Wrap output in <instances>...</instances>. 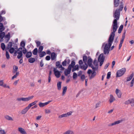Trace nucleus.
Wrapping results in <instances>:
<instances>
[{
  "instance_id": "17",
  "label": "nucleus",
  "mask_w": 134,
  "mask_h": 134,
  "mask_svg": "<svg viewBox=\"0 0 134 134\" xmlns=\"http://www.w3.org/2000/svg\"><path fill=\"white\" fill-rule=\"evenodd\" d=\"M90 57H88V59L87 61V64L90 67L93 65L92 64L93 61L92 59L91 58H89Z\"/></svg>"
},
{
  "instance_id": "14",
  "label": "nucleus",
  "mask_w": 134,
  "mask_h": 134,
  "mask_svg": "<svg viewBox=\"0 0 134 134\" xmlns=\"http://www.w3.org/2000/svg\"><path fill=\"white\" fill-rule=\"evenodd\" d=\"M57 55L55 52H53L51 53V60H53L56 58Z\"/></svg>"
},
{
  "instance_id": "10",
  "label": "nucleus",
  "mask_w": 134,
  "mask_h": 134,
  "mask_svg": "<svg viewBox=\"0 0 134 134\" xmlns=\"http://www.w3.org/2000/svg\"><path fill=\"white\" fill-rule=\"evenodd\" d=\"M51 101L52 100H49L47 102H46L44 103L40 102L39 103V105L40 107H42L46 105H47L50 102H51Z\"/></svg>"
},
{
  "instance_id": "62",
  "label": "nucleus",
  "mask_w": 134,
  "mask_h": 134,
  "mask_svg": "<svg viewBox=\"0 0 134 134\" xmlns=\"http://www.w3.org/2000/svg\"><path fill=\"white\" fill-rule=\"evenodd\" d=\"M82 72L81 71H79L78 73V76H80L82 74Z\"/></svg>"
},
{
  "instance_id": "20",
  "label": "nucleus",
  "mask_w": 134,
  "mask_h": 134,
  "mask_svg": "<svg viewBox=\"0 0 134 134\" xmlns=\"http://www.w3.org/2000/svg\"><path fill=\"white\" fill-rule=\"evenodd\" d=\"M75 61H72L71 64L69 65L68 67L71 69L72 68H73L75 66Z\"/></svg>"
},
{
  "instance_id": "16",
  "label": "nucleus",
  "mask_w": 134,
  "mask_h": 134,
  "mask_svg": "<svg viewBox=\"0 0 134 134\" xmlns=\"http://www.w3.org/2000/svg\"><path fill=\"white\" fill-rule=\"evenodd\" d=\"M121 121L120 120L117 121L111 124H108V126H112L116 124H119L121 122Z\"/></svg>"
},
{
  "instance_id": "36",
  "label": "nucleus",
  "mask_w": 134,
  "mask_h": 134,
  "mask_svg": "<svg viewBox=\"0 0 134 134\" xmlns=\"http://www.w3.org/2000/svg\"><path fill=\"white\" fill-rule=\"evenodd\" d=\"M120 4H121L120 5L119 9V11H120V12L122 11L123 8V4L122 2H121Z\"/></svg>"
},
{
  "instance_id": "52",
  "label": "nucleus",
  "mask_w": 134,
  "mask_h": 134,
  "mask_svg": "<svg viewBox=\"0 0 134 134\" xmlns=\"http://www.w3.org/2000/svg\"><path fill=\"white\" fill-rule=\"evenodd\" d=\"M131 105L132 106H134V99H132L131 100Z\"/></svg>"
},
{
  "instance_id": "55",
  "label": "nucleus",
  "mask_w": 134,
  "mask_h": 134,
  "mask_svg": "<svg viewBox=\"0 0 134 134\" xmlns=\"http://www.w3.org/2000/svg\"><path fill=\"white\" fill-rule=\"evenodd\" d=\"M23 52L24 54H25L27 53V50L25 48H23Z\"/></svg>"
},
{
  "instance_id": "5",
  "label": "nucleus",
  "mask_w": 134,
  "mask_h": 134,
  "mask_svg": "<svg viewBox=\"0 0 134 134\" xmlns=\"http://www.w3.org/2000/svg\"><path fill=\"white\" fill-rule=\"evenodd\" d=\"M34 97V96H32L28 97L18 98L17 99V100L19 101L21 100L24 102L28 101L31 99H32Z\"/></svg>"
},
{
  "instance_id": "61",
  "label": "nucleus",
  "mask_w": 134,
  "mask_h": 134,
  "mask_svg": "<svg viewBox=\"0 0 134 134\" xmlns=\"http://www.w3.org/2000/svg\"><path fill=\"white\" fill-rule=\"evenodd\" d=\"M45 58H46V60H49L51 59V57L47 55L46 57Z\"/></svg>"
},
{
  "instance_id": "30",
  "label": "nucleus",
  "mask_w": 134,
  "mask_h": 134,
  "mask_svg": "<svg viewBox=\"0 0 134 134\" xmlns=\"http://www.w3.org/2000/svg\"><path fill=\"white\" fill-rule=\"evenodd\" d=\"M123 27V25H121L120 26L118 31V33L119 34H120L122 30Z\"/></svg>"
},
{
  "instance_id": "60",
  "label": "nucleus",
  "mask_w": 134,
  "mask_h": 134,
  "mask_svg": "<svg viewBox=\"0 0 134 134\" xmlns=\"http://www.w3.org/2000/svg\"><path fill=\"white\" fill-rule=\"evenodd\" d=\"M13 69L14 70H17L18 69V67L17 66L14 65L13 66Z\"/></svg>"
},
{
  "instance_id": "44",
  "label": "nucleus",
  "mask_w": 134,
  "mask_h": 134,
  "mask_svg": "<svg viewBox=\"0 0 134 134\" xmlns=\"http://www.w3.org/2000/svg\"><path fill=\"white\" fill-rule=\"evenodd\" d=\"M43 48V47L42 46H40L38 49V51L40 53L42 52Z\"/></svg>"
},
{
  "instance_id": "40",
  "label": "nucleus",
  "mask_w": 134,
  "mask_h": 134,
  "mask_svg": "<svg viewBox=\"0 0 134 134\" xmlns=\"http://www.w3.org/2000/svg\"><path fill=\"white\" fill-rule=\"evenodd\" d=\"M19 72H16V74L12 78V80H13L14 78H15L19 75Z\"/></svg>"
},
{
  "instance_id": "2",
  "label": "nucleus",
  "mask_w": 134,
  "mask_h": 134,
  "mask_svg": "<svg viewBox=\"0 0 134 134\" xmlns=\"http://www.w3.org/2000/svg\"><path fill=\"white\" fill-rule=\"evenodd\" d=\"M120 15V11L118 9H116L115 12L114 13V17L116 18L114 19L113 23V31L111 33L115 34V32L117 30L118 28V24L117 20L119 19Z\"/></svg>"
},
{
  "instance_id": "18",
  "label": "nucleus",
  "mask_w": 134,
  "mask_h": 134,
  "mask_svg": "<svg viewBox=\"0 0 134 134\" xmlns=\"http://www.w3.org/2000/svg\"><path fill=\"white\" fill-rule=\"evenodd\" d=\"M18 131L22 134H27L26 132L23 128L21 127L19 128Z\"/></svg>"
},
{
  "instance_id": "57",
  "label": "nucleus",
  "mask_w": 134,
  "mask_h": 134,
  "mask_svg": "<svg viewBox=\"0 0 134 134\" xmlns=\"http://www.w3.org/2000/svg\"><path fill=\"white\" fill-rule=\"evenodd\" d=\"M18 55L17 56V58L18 59H20L22 57L23 54H18Z\"/></svg>"
},
{
  "instance_id": "21",
  "label": "nucleus",
  "mask_w": 134,
  "mask_h": 134,
  "mask_svg": "<svg viewBox=\"0 0 134 134\" xmlns=\"http://www.w3.org/2000/svg\"><path fill=\"white\" fill-rule=\"evenodd\" d=\"M32 55V53L31 52L29 51L27 52L25 56L27 58H30Z\"/></svg>"
},
{
  "instance_id": "56",
  "label": "nucleus",
  "mask_w": 134,
  "mask_h": 134,
  "mask_svg": "<svg viewBox=\"0 0 134 134\" xmlns=\"http://www.w3.org/2000/svg\"><path fill=\"white\" fill-rule=\"evenodd\" d=\"M60 65V62L59 61H57L56 62V67H57L58 66H59Z\"/></svg>"
},
{
  "instance_id": "27",
  "label": "nucleus",
  "mask_w": 134,
  "mask_h": 134,
  "mask_svg": "<svg viewBox=\"0 0 134 134\" xmlns=\"http://www.w3.org/2000/svg\"><path fill=\"white\" fill-rule=\"evenodd\" d=\"M37 102H38L37 101H35L34 102H32V103L29 104V105H28V106L30 108L32 106L34 105H35Z\"/></svg>"
},
{
  "instance_id": "7",
  "label": "nucleus",
  "mask_w": 134,
  "mask_h": 134,
  "mask_svg": "<svg viewBox=\"0 0 134 134\" xmlns=\"http://www.w3.org/2000/svg\"><path fill=\"white\" fill-rule=\"evenodd\" d=\"M79 67L81 69H83L84 70H86L88 67V65L83 66L82 65L83 64V62L82 60H80L79 62Z\"/></svg>"
},
{
  "instance_id": "64",
  "label": "nucleus",
  "mask_w": 134,
  "mask_h": 134,
  "mask_svg": "<svg viewBox=\"0 0 134 134\" xmlns=\"http://www.w3.org/2000/svg\"><path fill=\"white\" fill-rule=\"evenodd\" d=\"M42 116L41 115H39L36 118V120H39L41 118Z\"/></svg>"
},
{
  "instance_id": "9",
  "label": "nucleus",
  "mask_w": 134,
  "mask_h": 134,
  "mask_svg": "<svg viewBox=\"0 0 134 134\" xmlns=\"http://www.w3.org/2000/svg\"><path fill=\"white\" fill-rule=\"evenodd\" d=\"M53 71L56 77L58 78L61 75L60 72L58 70H57L55 68H54Z\"/></svg>"
},
{
  "instance_id": "54",
  "label": "nucleus",
  "mask_w": 134,
  "mask_h": 134,
  "mask_svg": "<svg viewBox=\"0 0 134 134\" xmlns=\"http://www.w3.org/2000/svg\"><path fill=\"white\" fill-rule=\"evenodd\" d=\"M37 45V47H38L41 44V42L39 41H35Z\"/></svg>"
},
{
  "instance_id": "25",
  "label": "nucleus",
  "mask_w": 134,
  "mask_h": 134,
  "mask_svg": "<svg viewBox=\"0 0 134 134\" xmlns=\"http://www.w3.org/2000/svg\"><path fill=\"white\" fill-rule=\"evenodd\" d=\"M115 98L113 97V95L111 94L110 95V97L109 100V101L110 103H112L115 100Z\"/></svg>"
},
{
  "instance_id": "19",
  "label": "nucleus",
  "mask_w": 134,
  "mask_h": 134,
  "mask_svg": "<svg viewBox=\"0 0 134 134\" xmlns=\"http://www.w3.org/2000/svg\"><path fill=\"white\" fill-rule=\"evenodd\" d=\"M10 34L9 32H8V34L6 35H5L4 38L5 39H7L6 40L7 42H8L10 38Z\"/></svg>"
},
{
  "instance_id": "24",
  "label": "nucleus",
  "mask_w": 134,
  "mask_h": 134,
  "mask_svg": "<svg viewBox=\"0 0 134 134\" xmlns=\"http://www.w3.org/2000/svg\"><path fill=\"white\" fill-rule=\"evenodd\" d=\"M83 61L85 65H88L87 64V57L86 55H84L83 57Z\"/></svg>"
},
{
  "instance_id": "31",
  "label": "nucleus",
  "mask_w": 134,
  "mask_h": 134,
  "mask_svg": "<svg viewBox=\"0 0 134 134\" xmlns=\"http://www.w3.org/2000/svg\"><path fill=\"white\" fill-rule=\"evenodd\" d=\"M41 53L39 54V56L41 58L43 57L46 54V53L44 51L42 52Z\"/></svg>"
},
{
  "instance_id": "33",
  "label": "nucleus",
  "mask_w": 134,
  "mask_h": 134,
  "mask_svg": "<svg viewBox=\"0 0 134 134\" xmlns=\"http://www.w3.org/2000/svg\"><path fill=\"white\" fill-rule=\"evenodd\" d=\"M62 82H59L57 83V87L58 89V90H60L61 89V85Z\"/></svg>"
},
{
  "instance_id": "43",
  "label": "nucleus",
  "mask_w": 134,
  "mask_h": 134,
  "mask_svg": "<svg viewBox=\"0 0 134 134\" xmlns=\"http://www.w3.org/2000/svg\"><path fill=\"white\" fill-rule=\"evenodd\" d=\"M14 48L13 47H11L9 50V52L10 53L12 54L14 52Z\"/></svg>"
},
{
  "instance_id": "8",
  "label": "nucleus",
  "mask_w": 134,
  "mask_h": 134,
  "mask_svg": "<svg viewBox=\"0 0 134 134\" xmlns=\"http://www.w3.org/2000/svg\"><path fill=\"white\" fill-rule=\"evenodd\" d=\"M72 112L70 111L64 114L60 115L58 116L59 118H63L66 117L71 115Z\"/></svg>"
},
{
  "instance_id": "32",
  "label": "nucleus",
  "mask_w": 134,
  "mask_h": 134,
  "mask_svg": "<svg viewBox=\"0 0 134 134\" xmlns=\"http://www.w3.org/2000/svg\"><path fill=\"white\" fill-rule=\"evenodd\" d=\"M90 67L91 68L93 69V71H92L96 72V71L98 69V67L97 66V67H94L93 65H91Z\"/></svg>"
},
{
  "instance_id": "51",
  "label": "nucleus",
  "mask_w": 134,
  "mask_h": 134,
  "mask_svg": "<svg viewBox=\"0 0 134 134\" xmlns=\"http://www.w3.org/2000/svg\"><path fill=\"white\" fill-rule=\"evenodd\" d=\"M85 78V76L84 75H82L81 76V79L82 81H83Z\"/></svg>"
},
{
  "instance_id": "22",
  "label": "nucleus",
  "mask_w": 134,
  "mask_h": 134,
  "mask_svg": "<svg viewBox=\"0 0 134 134\" xmlns=\"http://www.w3.org/2000/svg\"><path fill=\"white\" fill-rule=\"evenodd\" d=\"M114 6L116 7H117L119 4L120 0H114Z\"/></svg>"
},
{
  "instance_id": "50",
  "label": "nucleus",
  "mask_w": 134,
  "mask_h": 134,
  "mask_svg": "<svg viewBox=\"0 0 134 134\" xmlns=\"http://www.w3.org/2000/svg\"><path fill=\"white\" fill-rule=\"evenodd\" d=\"M111 72H108V73L107 75V79H108L110 78V75H111Z\"/></svg>"
},
{
  "instance_id": "3",
  "label": "nucleus",
  "mask_w": 134,
  "mask_h": 134,
  "mask_svg": "<svg viewBox=\"0 0 134 134\" xmlns=\"http://www.w3.org/2000/svg\"><path fill=\"white\" fill-rule=\"evenodd\" d=\"M126 71L125 68H122L121 69L118 70L116 72V77H118L122 76L124 74Z\"/></svg>"
},
{
  "instance_id": "59",
  "label": "nucleus",
  "mask_w": 134,
  "mask_h": 134,
  "mask_svg": "<svg viewBox=\"0 0 134 134\" xmlns=\"http://www.w3.org/2000/svg\"><path fill=\"white\" fill-rule=\"evenodd\" d=\"M5 132L4 130H0V134H5Z\"/></svg>"
},
{
  "instance_id": "48",
  "label": "nucleus",
  "mask_w": 134,
  "mask_h": 134,
  "mask_svg": "<svg viewBox=\"0 0 134 134\" xmlns=\"http://www.w3.org/2000/svg\"><path fill=\"white\" fill-rule=\"evenodd\" d=\"M93 64L96 66H97L98 65L97 63L96 59H95L93 62Z\"/></svg>"
},
{
  "instance_id": "34",
  "label": "nucleus",
  "mask_w": 134,
  "mask_h": 134,
  "mask_svg": "<svg viewBox=\"0 0 134 134\" xmlns=\"http://www.w3.org/2000/svg\"><path fill=\"white\" fill-rule=\"evenodd\" d=\"M5 118L9 120H13L12 118L8 115H6L5 116Z\"/></svg>"
},
{
  "instance_id": "47",
  "label": "nucleus",
  "mask_w": 134,
  "mask_h": 134,
  "mask_svg": "<svg viewBox=\"0 0 134 134\" xmlns=\"http://www.w3.org/2000/svg\"><path fill=\"white\" fill-rule=\"evenodd\" d=\"M74 68H75V70H76L77 71H78L79 70V65L78 64H77L75 65L74 66Z\"/></svg>"
},
{
  "instance_id": "41",
  "label": "nucleus",
  "mask_w": 134,
  "mask_h": 134,
  "mask_svg": "<svg viewBox=\"0 0 134 134\" xmlns=\"http://www.w3.org/2000/svg\"><path fill=\"white\" fill-rule=\"evenodd\" d=\"M1 47L3 50H4L5 48V45L4 43H1Z\"/></svg>"
},
{
  "instance_id": "4",
  "label": "nucleus",
  "mask_w": 134,
  "mask_h": 134,
  "mask_svg": "<svg viewBox=\"0 0 134 134\" xmlns=\"http://www.w3.org/2000/svg\"><path fill=\"white\" fill-rule=\"evenodd\" d=\"M87 73L89 75V77L90 79L94 78L96 75V72L92 71L91 69L88 70L87 72Z\"/></svg>"
},
{
  "instance_id": "39",
  "label": "nucleus",
  "mask_w": 134,
  "mask_h": 134,
  "mask_svg": "<svg viewBox=\"0 0 134 134\" xmlns=\"http://www.w3.org/2000/svg\"><path fill=\"white\" fill-rule=\"evenodd\" d=\"M19 72H16V74L12 78V80H13L14 78H15L19 75Z\"/></svg>"
},
{
  "instance_id": "38",
  "label": "nucleus",
  "mask_w": 134,
  "mask_h": 134,
  "mask_svg": "<svg viewBox=\"0 0 134 134\" xmlns=\"http://www.w3.org/2000/svg\"><path fill=\"white\" fill-rule=\"evenodd\" d=\"M64 134H74V133L72 131L68 130L65 132Z\"/></svg>"
},
{
  "instance_id": "12",
  "label": "nucleus",
  "mask_w": 134,
  "mask_h": 134,
  "mask_svg": "<svg viewBox=\"0 0 134 134\" xmlns=\"http://www.w3.org/2000/svg\"><path fill=\"white\" fill-rule=\"evenodd\" d=\"M30 109V108L28 106L21 111V113L23 114H25L26 113V112Z\"/></svg>"
},
{
  "instance_id": "29",
  "label": "nucleus",
  "mask_w": 134,
  "mask_h": 134,
  "mask_svg": "<svg viewBox=\"0 0 134 134\" xmlns=\"http://www.w3.org/2000/svg\"><path fill=\"white\" fill-rule=\"evenodd\" d=\"M38 52L37 49L36 48L34 49L32 52V53L34 55H36L37 54Z\"/></svg>"
},
{
  "instance_id": "6",
  "label": "nucleus",
  "mask_w": 134,
  "mask_h": 134,
  "mask_svg": "<svg viewBox=\"0 0 134 134\" xmlns=\"http://www.w3.org/2000/svg\"><path fill=\"white\" fill-rule=\"evenodd\" d=\"M105 59V57L103 56V54L102 53L100 54L98 58V61L100 62V66H101L103 64Z\"/></svg>"
},
{
  "instance_id": "42",
  "label": "nucleus",
  "mask_w": 134,
  "mask_h": 134,
  "mask_svg": "<svg viewBox=\"0 0 134 134\" xmlns=\"http://www.w3.org/2000/svg\"><path fill=\"white\" fill-rule=\"evenodd\" d=\"M5 55L7 58L8 59H9L10 58L9 55V53L7 51L6 52Z\"/></svg>"
},
{
  "instance_id": "11",
  "label": "nucleus",
  "mask_w": 134,
  "mask_h": 134,
  "mask_svg": "<svg viewBox=\"0 0 134 134\" xmlns=\"http://www.w3.org/2000/svg\"><path fill=\"white\" fill-rule=\"evenodd\" d=\"M5 35V32H1V35H0V38L1 40H0V42H3L4 41L3 38L4 37Z\"/></svg>"
},
{
  "instance_id": "28",
  "label": "nucleus",
  "mask_w": 134,
  "mask_h": 134,
  "mask_svg": "<svg viewBox=\"0 0 134 134\" xmlns=\"http://www.w3.org/2000/svg\"><path fill=\"white\" fill-rule=\"evenodd\" d=\"M35 61V59L34 58H30L28 59V62H29L32 63H34Z\"/></svg>"
},
{
  "instance_id": "37",
  "label": "nucleus",
  "mask_w": 134,
  "mask_h": 134,
  "mask_svg": "<svg viewBox=\"0 0 134 134\" xmlns=\"http://www.w3.org/2000/svg\"><path fill=\"white\" fill-rule=\"evenodd\" d=\"M25 44L24 42V41H22L20 43V46L23 47V48H25Z\"/></svg>"
},
{
  "instance_id": "26",
  "label": "nucleus",
  "mask_w": 134,
  "mask_h": 134,
  "mask_svg": "<svg viewBox=\"0 0 134 134\" xmlns=\"http://www.w3.org/2000/svg\"><path fill=\"white\" fill-rule=\"evenodd\" d=\"M5 30V28L4 27L3 23L0 22V31H2V32Z\"/></svg>"
},
{
  "instance_id": "35",
  "label": "nucleus",
  "mask_w": 134,
  "mask_h": 134,
  "mask_svg": "<svg viewBox=\"0 0 134 134\" xmlns=\"http://www.w3.org/2000/svg\"><path fill=\"white\" fill-rule=\"evenodd\" d=\"M67 87L66 86L64 87L63 89V91L62 92V94L64 95L65 93L67 91Z\"/></svg>"
},
{
  "instance_id": "46",
  "label": "nucleus",
  "mask_w": 134,
  "mask_h": 134,
  "mask_svg": "<svg viewBox=\"0 0 134 134\" xmlns=\"http://www.w3.org/2000/svg\"><path fill=\"white\" fill-rule=\"evenodd\" d=\"M77 74L75 72H74L73 73V79H74L77 78Z\"/></svg>"
},
{
  "instance_id": "58",
  "label": "nucleus",
  "mask_w": 134,
  "mask_h": 134,
  "mask_svg": "<svg viewBox=\"0 0 134 134\" xmlns=\"http://www.w3.org/2000/svg\"><path fill=\"white\" fill-rule=\"evenodd\" d=\"M125 104H129L131 103V101L130 100H127L126 101L125 103Z\"/></svg>"
},
{
  "instance_id": "23",
  "label": "nucleus",
  "mask_w": 134,
  "mask_h": 134,
  "mask_svg": "<svg viewBox=\"0 0 134 134\" xmlns=\"http://www.w3.org/2000/svg\"><path fill=\"white\" fill-rule=\"evenodd\" d=\"M133 76V73H132L130 76H128L126 79L127 81H129L131 80Z\"/></svg>"
},
{
  "instance_id": "1",
  "label": "nucleus",
  "mask_w": 134,
  "mask_h": 134,
  "mask_svg": "<svg viewBox=\"0 0 134 134\" xmlns=\"http://www.w3.org/2000/svg\"><path fill=\"white\" fill-rule=\"evenodd\" d=\"M115 34L111 33L108 41V44H105L104 49V54L108 55L110 51V47L114 39Z\"/></svg>"
},
{
  "instance_id": "63",
  "label": "nucleus",
  "mask_w": 134,
  "mask_h": 134,
  "mask_svg": "<svg viewBox=\"0 0 134 134\" xmlns=\"http://www.w3.org/2000/svg\"><path fill=\"white\" fill-rule=\"evenodd\" d=\"M44 64L42 60H41L40 62V66L41 67H42L43 66Z\"/></svg>"
},
{
  "instance_id": "53",
  "label": "nucleus",
  "mask_w": 134,
  "mask_h": 134,
  "mask_svg": "<svg viewBox=\"0 0 134 134\" xmlns=\"http://www.w3.org/2000/svg\"><path fill=\"white\" fill-rule=\"evenodd\" d=\"M100 103H101V102H99L98 103H97L96 104V105L95 108H97L98 107H99L100 105Z\"/></svg>"
},
{
  "instance_id": "45",
  "label": "nucleus",
  "mask_w": 134,
  "mask_h": 134,
  "mask_svg": "<svg viewBox=\"0 0 134 134\" xmlns=\"http://www.w3.org/2000/svg\"><path fill=\"white\" fill-rule=\"evenodd\" d=\"M12 42H9L7 46L8 48L12 47Z\"/></svg>"
},
{
  "instance_id": "13",
  "label": "nucleus",
  "mask_w": 134,
  "mask_h": 134,
  "mask_svg": "<svg viewBox=\"0 0 134 134\" xmlns=\"http://www.w3.org/2000/svg\"><path fill=\"white\" fill-rule=\"evenodd\" d=\"M115 92L118 97L120 98L121 97V93L120 91L119 90L116 89Z\"/></svg>"
},
{
  "instance_id": "49",
  "label": "nucleus",
  "mask_w": 134,
  "mask_h": 134,
  "mask_svg": "<svg viewBox=\"0 0 134 134\" xmlns=\"http://www.w3.org/2000/svg\"><path fill=\"white\" fill-rule=\"evenodd\" d=\"M67 63V61L66 60H65L64 61L62 62V65L64 66H65L66 65V64Z\"/></svg>"
},
{
  "instance_id": "15",
  "label": "nucleus",
  "mask_w": 134,
  "mask_h": 134,
  "mask_svg": "<svg viewBox=\"0 0 134 134\" xmlns=\"http://www.w3.org/2000/svg\"><path fill=\"white\" fill-rule=\"evenodd\" d=\"M71 69L68 67L67 69H66L64 71V73L65 75L67 76L68 74H70L71 72Z\"/></svg>"
}]
</instances>
